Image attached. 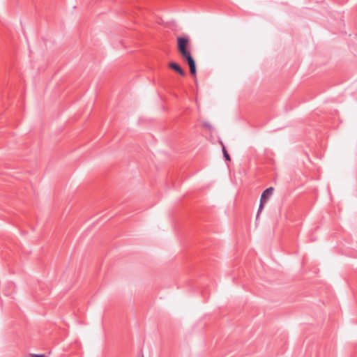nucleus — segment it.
<instances>
[{"label":"nucleus","mask_w":357,"mask_h":357,"mask_svg":"<svg viewBox=\"0 0 357 357\" xmlns=\"http://www.w3.org/2000/svg\"><path fill=\"white\" fill-rule=\"evenodd\" d=\"M31 357H46L45 354H32Z\"/></svg>","instance_id":"nucleus-7"},{"label":"nucleus","mask_w":357,"mask_h":357,"mask_svg":"<svg viewBox=\"0 0 357 357\" xmlns=\"http://www.w3.org/2000/svg\"><path fill=\"white\" fill-rule=\"evenodd\" d=\"M169 67L175 72H176L178 74H179L181 76L184 77L186 75L184 70L177 63L170 62L169 63Z\"/></svg>","instance_id":"nucleus-3"},{"label":"nucleus","mask_w":357,"mask_h":357,"mask_svg":"<svg viewBox=\"0 0 357 357\" xmlns=\"http://www.w3.org/2000/svg\"><path fill=\"white\" fill-rule=\"evenodd\" d=\"M203 126L209 129L211 128V125L208 122H204Z\"/></svg>","instance_id":"nucleus-6"},{"label":"nucleus","mask_w":357,"mask_h":357,"mask_svg":"<svg viewBox=\"0 0 357 357\" xmlns=\"http://www.w3.org/2000/svg\"><path fill=\"white\" fill-rule=\"evenodd\" d=\"M190 39L188 36L177 37V49L181 54L182 58L187 62L189 66L190 73L192 75H196V63L191 55L189 50Z\"/></svg>","instance_id":"nucleus-1"},{"label":"nucleus","mask_w":357,"mask_h":357,"mask_svg":"<svg viewBox=\"0 0 357 357\" xmlns=\"http://www.w3.org/2000/svg\"><path fill=\"white\" fill-rule=\"evenodd\" d=\"M274 188L273 187H269L264 190L261 194L260 200L261 202H267L271 196L273 192Z\"/></svg>","instance_id":"nucleus-2"},{"label":"nucleus","mask_w":357,"mask_h":357,"mask_svg":"<svg viewBox=\"0 0 357 357\" xmlns=\"http://www.w3.org/2000/svg\"><path fill=\"white\" fill-rule=\"evenodd\" d=\"M220 144H221V146H222V151L223 157H224L225 160L226 161H230L231 160V157H230L229 154L228 153V152H227V151L226 149L225 146L224 145L222 142H221Z\"/></svg>","instance_id":"nucleus-4"},{"label":"nucleus","mask_w":357,"mask_h":357,"mask_svg":"<svg viewBox=\"0 0 357 357\" xmlns=\"http://www.w3.org/2000/svg\"><path fill=\"white\" fill-rule=\"evenodd\" d=\"M266 203V202H261V201L260 200V203H259V208H258V211H257V219L258 218L259 213L262 211V210L264 207V204Z\"/></svg>","instance_id":"nucleus-5"}]
</instances>
